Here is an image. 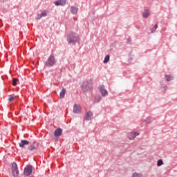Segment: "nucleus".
<instances>
[{"instance_id":"15","label":"nucleus","mask_w":177,"mask_h":177,"mask_svg":"<svg viewBox=\"0 0 177 177\" xmlns=\"http://www.w3.org/2000/svg\"><path fill=\"white\" fill-rule=\"evenodd\" d=\"M150 16V10H145L144 12H142V17L144 19H147Z\"/></svg>"},{"instance_id":"29","label":"nucleus","mask_w":177,"mask_h":177,"mask_svg":"<svg viewBox=\"0 0 177 177\" xmlns=\"http://www.w3.org/2000/svg\"><path fill=\"white\" fill-rule=\"evenodd\" d=\"M3 0H0V2L2 1Z\"/></svg>"},{"instance_id":"27","label":"nucleus","mask_w":177,"mask_h":177,"mask_svg":"<svg viewBox=\"0 0 177 177\" xmlns=\"http://www.w3.org/2000/svg\"><path fill=\"white\" fill-rule=\"evenodd\" d=\"M127 41H128V42H131V38H128V39H127Z\"/></svg>"},{"instance_id":"25","label":"nucleus","mask_w":177,"mask_h":177,"mask_svg":"<svg viewBox=\"0 0 177 177\" xmlns=\"http://www.w3.org/2000/svg\"><path fill=\"white\" fill-rule=\"evenodd\" d=\"M145 122L146 124H149V122H150V118H147L145 120Z\"/></svg>"},{"instance_id":"14","label":"nucleus","mask_w":177,"mask_h":177,"mask_svg":"<svg viewBox=\"0 0 177 177\" xmlns=\"http://www.w3.org/2000/svg\"><path fill=\"white\" fill-rule=\"evenodd\" d=\"M62 133H63V130H62V129L59 128L55 131V136L56 138H57V136H60Z\"/></svg>"},{"instance_id":"6","label":"nucleus","mask_w":177,"mask_h":177,"mask_svg":"<svg viewBox=\"0 0 177 177\" xmlns=\"http://www.w3.org/2000/svg\"><path fill=\"white\" fill-rule=\"evenodd\" d=\"M53 64H55V57L50 55L48 57L46 65L47 66V67H50V66H53Z\"/></svg>"},{"instance_id":"12","label":"nucleus","mask_w":177,"mask_h":177,"mask_svg":"<svg viewBox=\"0 0 177 177\" xmlns=\"http://www.w3.org/2000/svg\"><path fill=\"white\" fill-rule=\"evenodd\" d=\"M39 147V145L37 142H34L32 145H30V147H29V150H30L31 151H32V150H37V149H38Z\"/></svg>"},{"instance_id":"9","label":"nucleus","mask_w":177,"mask_h":177,"mask_svg":"<svg viewBox=\"0 0 177 177\" xmlns=\"http://www.w3.org/2000/svg\"><path fill=\"white\" fill-rule=\"evenodd\" d=\"M46 16H48V12L44 10L41 14L37 15V20H41L42 17H46Z\"/></svg>"},{"instance_id":"26","label":"nucleus","mask_w":177,"mask_h":177,"mask_svg":"<svg viewBox=\"0 0 177 177\" xmlns=\"http://www.w3.org/2000/svg\"><path fill=\"white\" fill-rule=\"evenodd\" d=\"M82 89H83V91H84L85 92H86V91H88V88H86V87H85L84 86H82Z\"/></svg>"},{"instance_id":"24","label":"nucleus","mask_w":177,"mask_h":177,"mask_svg":"<svg viewBox=\"0 0 177 177\" xmlns=\"http://www.w3.org/2000/svg\"><path fill=\"white\" fill-rule=\"evenodd\" d=\"M8 100L9 102H13V100H15V95H10L8 97Z\"/></svg>"},{"instance_id":"2","label":"nucleus","mask_w":177,"mask_h":177,"mask_svg":"<svg viewBox=\"0 0 177 177\" xmlns=\"http://www.w3.org/2000/svg\"><path fill=\"white\" fill-rule=\"evenodd\" d=\"M11 170L12 176L19 177V169L17 168V164L16 162H12Z\"/></svg>"},{"instance_id":"28","label":"nucleus","mask_w":177,"mask_h":177,"mask_svg":"<svg viewBox=\"0 0 177 177\" xmlns=\"http://www.w3.org/2000/svg\"><path fill=\"white\" fill-rule=\"evenodd\" d=\"M100 100V97H98L97 102H99Z\"/></svg>"},{"instance_id":"8","label":"nucleus","mask_w":177,"mask_h":177,"mask_svg":"<svg viewBox=\"0 0 177 177\" xmlns=\"http://www.w3.org/2000/svg\"><path fill=\"white\" fill-rule=\"evenodd\" d=\"M73 113L75 114H78L79 113H81V106H80V105H77V104H74Z\"/></svg>"},{"instance_id":"23","label":"nucleus","mask_w":177,"mask_h":177,"mask_svg":"<svg viewBox=\"0 0 177 177\" xmlns=\"http://www.w3.org/2000/svg\"><path fill=\"white\" fill-rule=\"evenodd\" d=\"M131 177H142V174L133 173Z\"/></svg>"},{"instance_id":"20","label":"nucleus","mask_w":177,"mask_h":177,"mask_svg":"<svg viewBox=\"0 0 177 177\" xmlns=\"http://www.w3.org/2000/svg\"><path fill=\"white\" fill-rule=\"evenodd\" d=\"M164 165V162L162 161V159H159L157 162V166L158 167H161V165Z\"/></svg>"},{"instance_id":"5","label":"nucleus","mask_w":177,"mask_h":177,"mask_svg":"<svg viewBox=\"0 0 177 177\" xmlns=\"http://www.w3.org/2000/svg\"><path fill=\"white\" fill-rule=\"evenodd\" d=\"M127 136L129 140H133L136 136H139V133L137 131L129 132L128 133Z\"/></svg>"},{"instance_id":"1","label":"nucleus","mask_w":177,"mask_h":177,"mask_svg":"<svg viewBox=\"0 0 177 177\" xmlns=\"http://www.w3.org/2000/svg\"><path fill=\"white\" fill-rule=\"evenodd\" d=\"M80 41V37L75 32H71L67 37V41L69 45L71 44H75V42H78Z\"/></svg>"},{"instance_id":"4","label":"nucleus","mask_w":177,"mask_h":177,"mask_svg":"<svg viewBox=\"0 0 177 177\" xmlns=\"http://www.w3.org/2000/svg\"><path fill=\"white\" fill-rule=\"evenodd\" d=\"M98 89L102 95V96H103L104 97L107 96V95H109V91H107V90H106V88L104 87V85H100L98 87Z\"/></svg>"},{"instance_id":"11","label":"nucleus","mask_w":177,"mask_h":177,"mask_svg":"<svg viewBox=\"0 0 177 177\" xmlns=\"http://www.w3.org/2000/svg\"><path fill=\"white\" fill-rule=\"evenodd\" d=\"M27 145H30V142H28L27 140H22L19 142V147H24L25 146H27Z\"/></svg>"},{"instance_id":"21","label":"nucleus","mask_w":177,"mask_h":177,"mask_svg":"<svg viewBox=\"0 0 177 177\" xmlns=\"http://www.w3.org/2000/svg\"><path fill=\"white\" fill-rule=\"evenodd\" d=\"M19 81V79L17 78H14L12 80V85L13 86H16L17 85V82Z\"/></svg>"},{"instance_id":"10","label":"nucleus","mask_w":177,"mask_h":177,"mask_svg":"<svg viewBox=\"0 0 177 177\" xmlns=\"http://www.w3.org/2000/svg\"><path fill=\"white\" fill-rule=\"evenodd\" d=\"M92 117H93V114L92 113L91 111H88L86 113V116L84 117V120L86 121H89L92 120Z\"/></svg>"},{"instance_id":"3","label":"nucleus","mask_w":177,"mask_h":177,"mask_svg":"<svg viewBox=\"0 0 177 177\" xmlns=\"http://www.w3.org/2000/svg\"><path fill=\"white\" fill-rule=\"evenodd\" d=\"M32 174V166L28 165L24 168V175L25 176H30Z\"/></svg>"},{"instance_id":"19","label":"nucleus","mask_w":177,"mask_h":177,"mask_svg":"<svg viewBox=\"0 0 177 177\" xmlns=\"http://www.w3.org/2000/svg\"><path fill=\"white\" fill-rule=\"evenodd\" d=\"M109 60H110V55H106L103 63H104L106 64V63L109 62Z\"/></svg>"},{"instance_id":"13","label":"nucleus","mask_w":177,"mask_h":177,"mask_svg":"<svg viewBox=\"0 0 177 177\" xmlns=\"http://www.w3.org/2000/svg\"><path fill=\"white\" fill-rule=\"evenodd\" d=\"M71 12L73 14V15H77V13L78 12V8L74 6H72L71 7Z\"/></svg>"},{"instance_id":"18","label":"nucleus","mask_w":177,"mask_h":177,"mask_svg":"<svg viewBox=\"0 0 177 177\" xmlns=\"http://www.w3.org/2000/svg\"><path fill=\"white\" fill-rule=\"evenodd\" d=\"M167 85L164 84H161V89H162L164 93H165L167 89Z\"/></svg>"},{"instance_id":"7","label":"nucleus","mask_w":177,"mask_h":177,"mask_svg":"<svg viewBox=\"0 0 177 177\" xmlns=\"http://www.w3.org/2000/svg\"><path fill=\"white\" fill-rule=\"evenodd\" d=\"M54 3H55V5H56V6H64V5H66V3H67V1L59 0V1L54 2Z\"/></svg>"},{"instance_id":"22","label":"nucleus","mask_w":177,"mask_h":177,"mask_svg":"<svg viewBox=\"0 0 177 177\" xmlns=\"http://www.w3.org/2000/svg\"><path fill=\"white\" fill-rule=\"evenodd\" d=\"M165 79H166V81L169 82V81H172V80H174V77L169 75H165Z\"/></svg>"},{"instance_id":"16","label":"nucleus","mask_w":177,"mask_h":177,"mask_svg":"<svg viewBox=\"0 0 177 177\" xmlns=\"http://www.w3.org/2000/svg\"><path fill=\"white\" fill-rule=\"evenodd\" d=\"M66 95V88H62V91L59 93V99H63Z\"/></svg>"},{"instance_id":"17","label":"nucleus","mask_w":177,"mask_h":177,"mask_svg":"<svg viewBox=\"0 0 177 177\" xmlns=\"http://www.w3.org/2000/svg\"><path fill=\"white\" fill-rule=\"evenodd\" d=\"M158 28V25L155 24V26L151 28V33L153 34V32H156V30Z\"/></svg>"}]
</instances>
